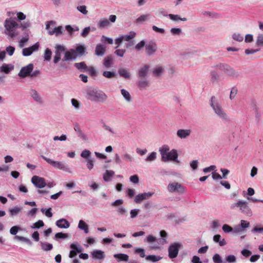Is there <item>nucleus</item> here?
<instances>
[{"instance_id":"f257e3e1","label":"nucleus","mask_w":263,"mask_h":263,"mask_svg":"<svg viewBox=\"0 0 263 263\" xmlns=\"http://www.w3.org/2000/svg\"><path fill=\"white\" fill-rule=\"evenodd\" d=\"M86 98L91 102L104 103L107 99V96L101 90L90 89L87 91Z\"/></svg>"},{"instance_id":"f03ea898","label":"nucleus","mask_w":263,"mask_h":263,"mask_svg":"<svg viewBox=\"0 0 263 263\" xmlns=\"http://www.w3.org/2000/svg\"><path fill=\"white\" fill-rule=\"evenodd\" d=\"M210 105L212 108L214 113L218 117L221 119L223 122L230 121L229 116L223 109L221 105L215 97L213 96L211 97L210 101Z\"/></svg>"},{"instance_id":"7ed1b4c3","label":"nucleus","mask_w":263,"mask_h":263,"mask_svg":"<svg viewBox=\"0 0 263 263\" xmlns=\"http://www.w3.org/2000/svg\"><path fill=\"white\" fill-rule=\"evenodd\" d=\"M5 28V33L10 38H13L18 35L16 29L20 28V25L14 18L11 17L7 18L4 22Z\"/></svg>"},{"instance_id":"20e7f679","label":"nucleus","mask_w":263,"mask_h":263,"mask_svg":"<svg viewBox=\"0 0 263 263\" xmlns=\"http://www.w3.org/2000/svg\"><path fill=\"white\" fill-rule=\"evenodd\" d=\"M230 208L231 209L237 208L241 213L250 217L253 215L251 208L245 200H239L237 202L232 204Z\"/></svg>"},{"instance_id":"39448f33","label":"nucleus","mask_w":263,"mask_h":263,"mask_svg":"<svg viewBox=\"0 0 263 263\" xmlns=\"http://www.w3.org/2000/svg\"><path fill=\"white\" fill-rule=\"evenodd\" d=\"M41 157L45 161H46L47 163L51 165L54 168L65 171L69 173H71V171H70V169L68 165L65 163L64 162L54 161L43 155H41Z\"/></svg>"},{"instance_id":"423d86ee","label":"nucleus","mask_w":263,"mask_h":263,"mask_svg":"<svg viewBox=\"0 0 263 263\" xmlns=\"http://www.w3.org/2000/svg\"><path fill=\"white\" fill-rule=\"evenodd\" d=\"M216 67L226 73L228 76L236 79L240 76V72L236 71L232 67L226 64H219Z\"/></svg>"},{"instance_id":"0eeeda50","label":"nucleus","mask_w":263,"mask_h":263,"mask_svg":"<svg viewBox=\"0 0 263 263\" xmlns=\"http://www.w3.org/2000/svg\"><path fill=\"white\" fill-rule=\"evenodd\" d=\"M56 23L54 21H48L46 24V29L48 31V34L50 35H55L58 36L62 34L63 28L61 26L57 27H54L53 30H51V26H55Z\"/></svg>"},{"instance_id":"6e6552de","label":"nucleus","mask_w":263,"mask_h":263,"mask_svg":"<svg viewBox=\"0 0 263 263\" xmlns=\"http://www.w3.org/2000/svg\"><path fill=\"white\" fill-rule=\"evenodd\" d=\"M167 190L170 193H177L179 194L185 193L186 191L184 186L177 182L170 183L167 185Z\"/></svg>"},{"instance_id":"1a4fd4ad","label":"nucleus","mask_w":263,"mask_h":263,"mask_svg":"<svg viewBox=\"0 0 263 263\" xmlns=\"http://www.w3.org/2000/svg\"><path fill=\"white\" fill-rule=\"evenodd\" d=\"M64 57L62 59V63H61V67L64 68H66L65 64H63L64 62H67L69 61H74L78 57V55H76L73 49H70L69 50L65 51L64 52Z\"/></svg>"},{"instance_id":"9d476101","label":"nucleus","mask_w":263,"mask_h":263,"mask_svg":"<svg viewBox=\"0 0 263 263\" xmlns=\"http://www.w3.org/2000/svg\"><path fill=\"white\" fill-rule=\"evenodd\" d=\"M81 157L86 160V167L89 170H91L94 166L93 158L90 157L91 152L89 150L84 149L81 153Z\"/></svg>"},{"instance_id":"9b49d317","label":"nucleus","mask_w":263,"mask_h":263,"mask_svg":"<svg viewBox=\"0 0 263 263\" xmlns=\"http://www.w3.org/2000/svg\"><path fill=\"white\" fill-rule=\"evenodd\" d=\"M180 246V243L175 242L169 246L168 248V252L170 258L174 259L177 256Z\"/></svg>"},{"instance_id":"f8f14e48","label":"nucleus","mask_w":263,"mask_h":263,"mask_svg":"<svg viewBox=\"0 0 263 263\" xmlns=\"http://www.w3.org/2000/svg\"><path fill=\"white\" fill-rule=\"evenodd\" d=\"M65 49L63 45H57L55 47L54 55L53 57V62L54 64H57L60 60H61V57Z\"/></svg>"},{"instance_id":"ddd939ff","label":"nucleus","mask_w":263,"mask_h":263,"mask_svg":"<svg viewBox=\"0 0 263 263\" xmlns=\"http://www.w3.org/2000/svg\"><path fill=\"white\" fill-rule=\"evenodd\" d=\"M157 49L156 43L155 41H151L145 45V53L148 56L152 55L157 51Z\"/></svg>"},{"instance_id":"4468645a","label":"nucleus","mask_w":263,"mask_h":263,"mask_svg":"<svg viewBox=\"0 0 263 263\" xmlns=\"http://www.w3.org/2000/svg\"><path fill=\"white\" fill-rule=\"evenodd\" d=\"M31 182L36 187L39 189H42L47 185L44 178L35 175L32 177Z\"/></svg>"},{"instance_id":"2eb2a0df","label":"nucleus","mask_w":263,"mask_h":263,"mask_svg":"<svg viewBox=\"0 0 263 263\" xmlns=\"http://www.w3.org/2000/svg\"><path fill=\"white\" fill-rule=\"evenodd\" d=\"M33 69V65L30 63L26 66L23 67L18 73V76L21 78H25L30 76V73Z\"/></svg>"},{"instance_id":"dca6fc26","label":"nucleus","mask_w":263,"mask_h":263,"mask_svg":"<svg viewBox=\"0 0 263 263\" xmlns=\"http://www.w3.org/2000/svg\"><path fill=\"white\" fill-rule=\"evenodd\" d=\"M39 46V43L37 42L28 48H23L22 50L23 55L24 57H28L31 55L33 52L38 50Z\"/></svg>"},{"instance_id":"f3484780","label":"nucleus","mask_w":263,"mask_h":263,"mask_svg":"<svg viewBox=\"0 0 263 263\" xmlns=\"http://www.w3.org/2000/svg\"><path fill=\"white\" fill-rule=\"evenodd\" d=\"M71 250L69 252V257L71 258L75 256L78 253H80L83 251L82 247L78 244V243H72L70 245Z\"/></svg>"},{"instance_id":"a211bd4d","label":"nucleus","mask_w":263,"mask_h":263,"mask_svg":"<svg viewBox=\"0 0 263 263\" xmlns=\"http://www.w3.org/2000/svg\"><path fill=\"white\" fill-rule=\"evenodd\" d=\"M153 195V192H147L139 194L135 196L134 201L137 203H140L143 200L149 199Z\"/></svg>"},{"instance_id":"6ab92c4d","label":"nucleus","mask_w":263,"mask_h":263,"mask_svg":"<svg viewBox=\"0 0 263 263\" xmlns=\"http://www.w3.org/2000/svg\"><path fill=\"white\" fill-rule=\"evenodd\" d=\"M178 154L177 152L176 149H173L170 152H168L167 155L163 160V161H174L175 162H178L179 161L178 160Z\"/></svg>"},{"instance_id":"aec40b11","label":"nucleus","mask_w":263,"mask_h":263,"mask_svg":"<svg viewBox=\"0 0 263 263\" xmlns=\"http://www.w3.org/2000/svg\"><path fill=\"white\" fill-rule=\"evenodd\" d=\"M192 131L190 129H179L176 133L177 137L181 139H185L189 137Z\"/></svg>"},{"instance_id":"412c9836","label":"nucleus","mask_w":263,"mask_h":263,"mask_svg":"<svg viewBox=\"0 0 263 263\" xmlns=\"http://www.w3.org/2000/svg\"><path fill=\"white\" fill-rule=\"evenodd\" d=\"M91 257L95 259L103 260L105 257L104 252L101 250H95L91 252Z\"/></svg>"},{"instance_id":"4be33fe9","label":"nucleus","mask_w":263,"mask_h":263,"mask_svg":"<svg viewBox=\"0 0 263 263\" xmlns=\"http://www.w3.org/2000/svg\"><path fill=\"white\" fill-rule=\"evenodd\" d=\"M30 95L35 102L39 104L43 103V99L36 90L33 89H31Z\"/></svg>"},{"instance_id":"5701e85b","label":"nucleus","mask_w":263,"mask_h":263,"mask_svg":"<svg viewBox=\"0 0 263 263\" xmlns=\"http://www.w3.org/2000/svg\"><path fill=\"white\" fill-rule=\"evenodd\" d=\"M56 226L61 229H68L70 227V223L65 218H61L55 222Z\"/></svg>"},{"instance_id":"b1692460","label":"nucleus","mask_w":263,"mask_h":263,"mask_svg":"<svg viewBox=\"0 0 263 263\" xmlns=\"http://www.w3.org/2000/svg\"><path fill=\"white\" fill-rule=\"evenodd\" d=\"M106 51V47L101 44H97L95 49V54L97 56L102 57L104 55Z\"/></svg>"},{"instance_id":"393cba45","label":"nucleus","mask_w":263,"mask_h":263,"mask_svg":"<svg viewBox=\"0 0 263 263\" xmlns=\"http://www.w3.org/2000/svg\"><path fill=\"white\" fill-rule=\"evenodd\" d=\"M13 68L14 66L11 64H3L2 66L0 67V72H4L6 74H8L13 69Z\"/></svg>"},{"instance_id":"a878e982","label":"nucleus","mask_w":263,"mask_h":263,"mask_svg":"<svg viewBox=\"0 0 263 263\" xmlns=\"http://www.w3.org/2000/svg\"><path fill=\"white\" fill-rule=\"evenodd\" d=\"M78 228L83 231L85 234L89 233V226L83 220H80L79 221Z\"/></svg>"},{"instance_id":"bb28decb","label":"nucleus","mask_w":263,"mask_h":263,"mask_svg":"<svg viewBox=\"0 0 263 263\" xmlns=\"http://www.w3.org/2000/svg\"><path fill=\"white\" fill-rule=\"evenodd\" d=\"M113 57L111 55H107L103 61V65L106 68H110L113 64Z\"/></svg>"},{"instance_id":"cd10ccee","label":"nucleus","mask_w":263,"mask_h":263,"mask_svg":"<svg viewBox=\"0 0 263 263\" xmlns=\"http://www.w3.org/2000/svg\"><path fill=\"white\" fill-rule=\"evenodd\" d=\"M115 172L111 170H106L103 176L104 181L109 182L111 180V178L114 176Z\"/></svg>"},{"instance_id":"c85d7f7f","label":"nucleus","mask_w":263,"mask_h":263,"mask_svg":"<svg viewBox=\"0 0 263 263\" xmlns=\"http://www.w3.org/2000/svg\"><path fill=\"white\" fill-rule=\"evenodd\" d=\"M170 151V147L167 145H163L162 146L159 148V151L161 154L162 160L167 155Z\"/></svg>"},{"instance_id":"c756f323","label":"nucleus","mask_w":263,"mask_h":263,"mask_svg":"<svg viewBox=\"0 0 263 263\" xmlns=\"http://www.w3.org/2000/svg\"><path fill=\"white\" fill-rule=\"evenodd\" d=\"M98 26L100 28L107 29L111 26V24L107 19L104 18L99 21Z\"/></svg>"},{"instance_id":"7c9ffc66","label":"nucleus","mask_w":263,"mask_h":263,"mask_svg":"<svg viewBox=\"0 0 263 263\" xmlns=\"http://www.w3.org/2000/svg\"><path fill=\"white\" fill-rule=\"evenodd\" d=\"M23 208L20 206H15L13 208L9 210V212L10 216L13 217L19 214L21 212Z\"/></svg>"},{"instance_id":"2f4dec72","label":"nucleus","mask_w":263,"mask_h":263,"mask_svg":"<svg viewBox=\"0 0 263 263\" xmlns=\"http://www.w3.org/2000/svg\"><path fill=\"white\" fill-rule=\"evenodd\" d=\"M118 73L120 75V76L126 79H128L130 77V73L129 72L128 70L125 69V68H120L118 70Z\"/></svg>"},{"instance_id":"473e14b6","label":"nucleus","mask_w":263,"mask_h":263,"mask_svg":"<svg viewBox=\"0 0 263 263\" xmlns=\"http://www.w3.org/2000/svg\"><path fill=\"white\" fill-rule=\"evenodd\" d=\"M114 257L117 259L118 261H127L129 258L128 256L126 254H115L114 255Z\"/></svg>"},{"instance_id":"72a5a7b5","label":"nucleus","mask_w":263,"mask_h":263,"mask_svg":"<svg viewBox=\"0 0 263 263\" xmlns=\"http://www.w3.org/2000/svg\"><path fill=\"white\" fill-rule=\"evenodd\" d=\"M74 66L81 71H86L88 67L84 62L76 63L74 64Z\"/></svg>"},{"instance_id":"f704fd0d","label":"nucleus","mask_w":263,"mask_h":263,"mask_svg":"<svg viewBox=\"0 0 263 263\" xmlns=\"http://www.w3.org/2000/svg\"><path fill=\"white\" fill-rule=\"evenodd\" d=\"M74 130L78 133L79 136L83 140H86L87 139V136L83 133L81 129L80 126L78 123H76L74 125Z\"/></svg>"},{"instance_id":"c9c22d12","label":"nucleus","mask_w":263,"mask_h":263,"mask_svg":"<svg viewBox=\"0 0 263 263\" xmlns=\"http://www.w3.org/2000/svg\"><path fill=\"white\" fill-rule=\"evenodd\" d=\"M213 240L215 242L219 243V246L222 247L226 245V242L224 239H221V237L219 234L215 235L213 237Z\"/></svg>"},{"instance_id":"e433bc0d","label":"nucleus","mask_w":263,"mask_h":263,"mask_svg":"<svg viewBox=\"0 0 263 263\" xmlns=\"http://www.w3.org/2000/svg\"><path fill=\"white\" fill-rule=\"evenodd\" d=\"M151 18L149 14H145L140 15L136 20V22L138 24H142L144 22L147 21Z\"/></svg>"},{"instance_id":"4c0bfd02","label":"nucleus","mask_w":263,"mask_h":263,"mask_svg":"<svg viewBox=\"0 0 263 263\" xmlns=\"http://www.w3.org/2000/svg\"><path fill=\"white\" fill-rule=\"evenodd\" d=\"M149 66L145 65L143 67L141 68L138 71L139 76L140 77H144L146 76Z\"/></svg>"},{"instance_id":"58836bf2","label":"nucleus","mask_w":263,"mask_h":263,"mask_svg":"<svg viewBox=\"0 0 263 263\" xmlns=\"http://www.w3.org/2000/svg\"><path fill=\"white\" fill-rule=\"evenodd\" d=\"M29 35L28 33H25V35L19 41L18 46L20 48H23L26 45L29 40Z\"/></svg>"},{"instance_id":"ea45409f","label":"nucleus","mask_w":263,"mask_h":263,"mask_svg":"<svg viewBox=\"0 0 263 263\" xmlns=\"http://www.w3.org/2000/svg\"><path fill=\"white\" fill-rule=\"evenodd\" d=\"M41 249L44 251H49L53 249V246L52 244L45 242H41Z\"/></svg>"},{"instance_id":"a19ab883","label":"nucleus","mask_w":263,"mask_h":263,"mask_svg":"<svg viewBox=\"0 0 263 263\" xmlns=\"http://www.w3.org/2000/svg\"><path fill=\"white\" fill-rule=\"evenodd\" d=\"M136 35V33L133 31L129 32L128 34H124L121 35L123 40L129 41L130 40L134 39Z\"/></svg>"},{"instance_id":"79ce46f5","label":"nucleus","mask_w":263,"mask_h":263,"mask_svg":"<svg viewBox=\"0 0 263 263\" xmlns=\"http://www.w3.org/2000/svg\"><path fill=\"white\" fill-rule=\"evenodd\" d=\"M121 93L122 96L124 97V99L126 100V101H127V102H131L132 98L128 91L124 89H122L121 90Z\"/></svg>"},{"instance_id":"37998d69","label":"nucleus","mask_w":263,"mask_h":263,"mask_svg":"<svg viewBox=\"0 0 263 263\" xmlns=\"http://www.w3.org/2000/svg\"><path fill=\"white\" fill-rule=\"evenodd\" d=\"M157 158L156 152H153L151 153L145 159V161L147 162H151L154 161Z\"/></svg>"},{"instance_id":"c03bdc74","label":"nucleus","mask_w":263,"mask_h":263,"mask_svg":"<svg viewBox=\"0 0 263 263\" xmlns=\"http://www.w3.org/2000/svg\"><path fill=\"white\" fill-rule=\"evenodd\" d=\"M68 237V234L67 233H63L62 232H59L55 234L54 239L56 241H59L60 239H66Z\"/></svg>"},{"instance_id":"a18cd8bd","label":"nucleus","mask_w":263,"mask_h":263,"mask_svg":"<svg viewBox=\"0 0 263 263\" xmlns=\"http://www.w3.org/2000/svg\"><path fill=\"white\" fill-rule=\"evenodd\" d=\"M145 259L147 260L151 261L152 262H157L161 260L162 257L155 255H149L146 256Z\"/></svg>"},{"instance_id":"49530a36","label":"nucleus","mask_w":263,"mask_h":263,"mask_svg":"<svg viewBox=\"0 0 263 263\" xmlns=\"http://www.w3.org/2000/svg\"><path fill=\"white\" fill-rule=\"evenodd\" d=\"M14 239L19 241H24L30 246L32 245V241L29 238L25 237L16 235L14 237Z\"/></svg>"},{"instance_id":"de8ad7c7","label":"nucleus","mask_w":263,"mask_h":263,"mask_svg":"<svg viewBox=\"0 0 263 263\" xmlns=\"http://www.w3.org/2000/svg\"><path fill=\"white\" fill-rule=\"evenodd\" d=\"M14 239L19 241H24L30 246L32 245V241L29 238L25 237L16 235L14 237Z\"/></svg>"},{"instance_id":"09e8293b","label":"nucleus","mask_w":263,"mask_h":263,"mask_svg":"<svg viewBox=\"0 0 263 263\" xmlns=\"http://www.w3.org/2000/svg\"><path fill=\"white\" fill-rule=\"evenodd\" d=\"M74 51L76 53V55H78V57L81 56L84 54L85 51V49L83 46L80 45L78 46L75 49H74Z\"/></svg>"},{"instance_id":"8fccbe9b","label":"nucleus","mask_w":263,"mask_h":263,"mask_svg":"<svg viewBox=\"0 0 263 263\" xmlns=\"http://www.w3.org/2000/svg\"><path fill=\"white\" fill-rule=\"evenodd\" d=\"M52 52L49 48H46L44 54V61H49L51 60Z\"/></svg>"},{"instance_id":"3c124183","label":"nucleus","mask_w":263,"mask_h":263,"mask_svg":"<svg viewBox=\"0 0 263 263\" xmlns=\"http://www.w3.org/2000/svg\"><path fill=\"white\" fill-rule=\"evenodd\" d=\"M51 211L52 209L51 208H49L47 209L44 208H42L41 209V211L42 212V213L44 214L45 216L48 218H51L53 215Z\"/></svg>"},{"instance_id":"603ef678","label":"nucleus","mask_w":263,"mask_h":263,"mask_svg":"<svg viewBox=\"0 0 263 263\" xmlns=\"http://www.w3.org/2000/svg\"><path fill=\"white\" fill-rule=\"evenodd\" d=\"M232 39L237 42H241L243 40V36L239 33H234L232 35Z\"/></svg>"},{"instance_id":"864d4df0","label":"nucleus","mask_w":263,"mask_h":263,"mask_svg":"<svg viewBox=\"0 0 263 263\" xmlns=\"http://www.w3.org/2000/svg\"><path fill=\"white\" fill-rule=\"evenodd\" d=\"M134 251L135 253L139 254L141 257L143 258L145 256V250L144 249L141 248H135Z\"/></svg>"},{"instance_id":"5fc2aeb1","label":"nucleus","mask_w":263,"mask_h":263,"mask_svg":"<svg viewBox=\"0 0 263 263\" xmlns=\"http://www.w3.org/2000/svg\"><path fill=\"white\" fill-rule=\"evenodd\" d=\"M44 223L42 220H39L35 222L33 224L32 226H31L32 229H39L44 227Z\"/></svg>"},{"instance_id":"6e6d98bb","label":"nucleus","mask_w":263,"mask_h":263,"mask_svg":"<svg viewBox=\"0 0 263 263\" xmlns=\"http://www.w3.org/2000/svg\"><path fill=\"white\" fill-rule=\"evenodd\" d=\"M37 209L36 208H33L28 211L27 213V216L29 217H35V215L37 212Z\"/></svg>"},{"instance_id":"4d7b16f0","label":"nucleus","mask_w":263,"mask_h":263,"mask_svg":"<svg viewBox=\"0 0 263 263\" xmlns=\"http://www.w3.org/2000/svg\"><path fill=\"white\" fill-rule=\"evenodd\" d=\"M71 102L72 106L76 109L79 110L81 107L80 102L75 99H72Z\"/></svg>"},{"instance_id":"13d9d810","label":"nucleus","mask_w":263,"mask_h":263,"mask_svg":"<svg viewBox=\"0 0 263 263\" xmlns=\"http://www.w3.org/2000/svg\"><path fill=\"white\" fill-rule=\"evenodd\" d=\"M146 44H145V42L144 40H142L136 45L135 48L137 51H140L144 47H145Z\"/></svg>"},{"instance_id":"bf43d9fd","label":"nucleus","mask_w":263,"mask_h":263,"mask_svg":"<svg viewBox=\"0 0 263 263\" xmlns=\"http://www.w3.org/2000/svg\"><path fill=\"white\" fill-rule=\"evenodd\" d=\"M122 158L123 160L126 162H132L133 160V157L129 154L125 153L122 155Z\"/></svg>"},{"instance_id":"052dcab7","label":"nucleus","mask_w":263,"mask_h":263,"mask_svg":"<svg viewBox=\"0 0 263 263\" xmlns=\"http://www.w3.org/2000/svg\"><path fill=\"white\" fill-rule=\"evenodd\" d=\"M19 230H21V228L20 227L17 226H13L10 229V233L11 235L16 236Z\"/></svg>"},{"instance_id":"680f3d73","label":"nucleus","mask_w":263,"mask_h":263,"mask_svg":"<svg viewBox=\"0 0 263 263\" xmlns=\"http://www.w3.org/2000/svg\"><path fill=\"white\" fill-rule=\"evenodd\" d=\"M213 261L214 263H222V259L221 257L218 254H215L213 256Z\"/></svg>"},{"instance_id":"e2e57ef3","label":"nucleus","mask_w":263,"mask_h":263,"mask_svg":"<svg viewBox=\"0 0 263 263\" xmlns=\"http://www.w3.org/2000/svg\"><path fill=\"white\" fill-rule=\"evenodd\" d=\"M211 80L212 82H214L218 80L219 78V76L217 73L215 71H212L211 72Z\"/></svg>"},{"instance_id":"0e129e2a","label":"nucleus","mask_w":263,"mask_h":263,"mask_svg":"<svg viewBox=\"0 0 263 263\" xmlns=\"http://www.w3.org/2000/svg\"><path fill=\"white\" fill-rule=\"evenodd\" d=\"M256 44L258 46H263V34H260L257 36Z\"/></svg>"},{"instance_id":"69168bd1","label":"nucleus","mask_w":263,"mask_h":263,"mask_svg":"<svg viewBox=\"0 0 263 263\" xmlns=\"http://www.w3.org/2000/svg\"><path fill=\"white\" fill-rule=\"evenodd\" d=\"M116 74L114 72L105 71L103 72V76L107 78H112L115 76Z\"/></svg>"},{"instance_id":"338daca9","label":"nucleus","mask_w":263,"mask_h":263,"mask_svg":"<svg viewBox=\"0 0 263 263\" xmlns=\"http://www.w3.org/2000/svg\"><path fill=\"white\" fill-rule=\"evenodd\" d=\"M170 32L172 35H179L181 32V29L179 28H172L170 30Z\"/></svg>"},{"instance_id":"774afa93","label":"nucleus","mask_w":263,"mask_h":263,"mask_svg":"<svg viewBox=\"0 0 263 263\" xmlns=\"http://www.w3.org/2000/svg\"><path fill=\"white\" fill-rule=\"evenodd\" d=\"M163 68L162 67H157L155 68L153 71L154 74L155 76H159L163 72Z\"/></svg>"}]
</instances>
